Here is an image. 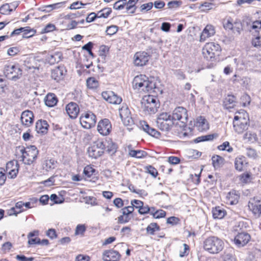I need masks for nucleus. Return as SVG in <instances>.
<instances>
[{"label":"nucleus","mask_w":261,"mask_h":261,"mask_svg":"<svg viewBox=\"0 0 261 261\" xmlns=\"http://www.w3.org/2000/svg\"><path fill=\"white\" fill-rule=\"evenodd\" d=\"M44 101L46 106L48 107H53L57 105L58 100L55 94L48 93L45 96Z\"/></svg>","instance_id":"393cba45"},{"label":"nucleus","mask_w":261,"mask_h":261,"mask_svg":"<svg viewBox=\"0 0 261 261\" xmlns=\"http://www.w3.org/2000/svg\"><path fill=\"white\" fill-rule=\"evenodd\" d=\"M112 12V9L110 8H105L98 11L97 13L98 18H107Z\"/></svg>","instance_id":"f704fd0d"},{"label":"nucleus","mask_w":261,"mask_h":261,"mask_svg":"<svg viewBox=\"0 0 261 261\" xmlns=\"http://www.w3.org/2000/svg\"><path fill=\"white\" fill-rule=\"evenodd\" d=\"M212 164L215 169L220 168L224 164V159L218 155H213L212 158Z\"/></svg>","instance_id":"2f4dec72"},{"label":"nucleus","mask_w":261,"mask_h":261,"mask_svg":"<svg viewBox=\"0 0 261 261\" xmlns=\"http://www.w3.org/2000/svg\"><path fill=\"white\" fill-rule=\"evenodd\" d=\"M95 171V169L90 166H87L84 168L83 173L87 177H90Z\"/></svg>","instance_id":"a18cd8bd"},{"label":"nucleus","mask_w":261,"mask_h":261,"mask_svg":"<svg viewBox=\"0 0 261 261\" xmlns=\"http://www.w3.org/2000/svg\"><path fill=\"white\" fill-rule=\"evenodd\" d=\"M19 168V164L17 161H11L6 164V170H11Z\"/></svg>","instance_id":"37998d69"},{"label":"nucleus","mask_w":261,"mask_h":261,"mask_svg":"<svg viewBox=\"0 0 261 261\" xmlns=\"http://www.w3.org/2000/svg\"><path fill=\"white\" fill-rule=\"evenodd\" d=\"M20 120L22 125L27 127L30 126L33 122V113L29 110L23 111L21 114Z\"/></svg>","instance_id":"6ab92c4d"},{"label":"nucleus","mask_w":261,"mask_h":261,"mask_svg":"<svg viewBox=\"0 0 261 261\" xmlns=\"http://www.w3.org/2000/svg\"><path fill=\"white\" fill-rule=\"evenodd\" d=\"M218 135L217 134H209L204 136H201L197 137L194 140V142L199 143L203 141H212L215 138H217Z\"/></svg>","instance_id":"473e14b6"},{"label":"nucleus","mask_w":261,"mask_h":261,"mask_svg":"<svg viewBox=\"0 0 261 261\" xmlns=\"http://www.w3.org/2000/svg\"><path fill=\"white\" fill-rule=\"evenodd\" d=\"M86 83L89 89H95L98 86V81L93 77H89L86 81Z\"/></svg>","instance_id":"c9c22d12"},{"label":"nucleus","mask_w":261,"mask_h":261,"mask_svg":"<svg viewBox=\"0 0 261 261\" xmlns=\"http://www.w3.org/2000/svg\"><path fill=\"white\" fill-rule=\"evenodd\" d=\"M80 121L83 127L89 129L95 126L96 117L93 113L90 112L83 114L80 117Z\"/></svg>","instance_id":"1a4fd4ad"},{"label":"nucleus","mask_w":261,"mask_h":261,"mask_svg":"<svg viewBox=\"0 0 261 261\" xmlns=\"http://www.w3.org/2000/svg\"><path fill=\"white\" fill-rule=\"evenodd\" d=\"M92 146L96 147L99 151L104 153V150L106 149V145L103 141L100 140L95 141Z\"/></svg>","instance_id":"49530a36"},{"label":"nucleus","mask_w":261,"mask_h":261,"mask_svg":"<svg viewBox=\"0 0 261 261\" xmlns=\"http://www.w3.org/2000/svg\"><path fill=\"white\" fill-rule=\"evenodd\" d=\"M250 236L246 232L239 233L234 238L235 244L238 247H243L246 245L250 240Z\"/></svg>","instance_id":"f3484780"},{"label":"nucleus","mask_w":261,"mask_h":261,"mask_svg":"<svg viewBox=\"0 0 261 261\" xmlns=\"http://www.w3.org/2000/svg\"><path fill=\"white\" fill-rule=\"evenodd\" d=\"M223 27L225 30H236L240 33L241 29V24L240 22H234L232 23V20L231 18H229L226 20L223 21Z\"/></svg>","instance_id":"aec40b11"},{"label":"nucleus","mask_w":261,"mask_h":261,"mask_svg":"<svg viewBox=\"0 0 261 261\" xmlns=\"http://www.w3.org/2000/svg\"><path fill=\"white\" fill-rule=\"evenodd\" d=\"M128 154L130 156L138 159L145 158L148 155V153L145 151L133 149L129 150Z\"/></svg>","instance_id":"c756f323"},{"label":"nucleus","mask_w":261,"mask_h":261,"mask_svg":"<svg viewBox=\"0 0 261 261\" xmlns=\"http://www.w3.org/2000/svg\"><path fill=\"white\" fill-rule=\"evenodd\" d=\"M152 7L153 3L152 2L143 4L140 6V11L142 12L144 10L149 11L152 8Z\"/></svg>","instance_id":"4d7b16f0"},{"label":"nucleus","mask_w":261,"mask_h":261,"mask_svg":"<svg viewBox=\"0 0 261 261\" xmlns=\"http://www.w3.org/2000/svg\"><path fill=\"white\" fill-rule=\"evenodd\" d=\"M5 76L9 80L16 81L22 75V70L18 64H9L6 65L4 69Z\"/></svg>","instance_id":"6e6552de"},{"label":"nucleus","mask_w":261,"mask_h":261,"mask_svg":"<svg viewBox=\"0 0 261 261\" xmlns=\"http://www.w3.org/2000/svg\"><path fill=\"white\" fill-rule=\"evenodd\" d=\"M111 128V123L108 119H103L99 121L97 127V131L102 136L109 135Z\"/></svg>","instance_id":"4468645a"},{"label":"nucleus","mask_w":261,"mask_h":261,"mask_svg":"<svg viewBox=\"0 0 261 261\" xmlns=\"http://www.w3.org/2000/svg\"><path fill=\"white\" fill-rule=\"evenodd\" d=\"M107 151L110 154H114L117 149V145L113 143L112 141H110L108 142V145L107 146Z\"/></svg>","instance_id":"a19ab883"},{"label":"nucleus","mask_w":261,"mask_h":261,"mask_svg":"<svg viewBox=\"0 0 261 261\" xmlns=\"http://www.w3.org/2000/svg\"><path fill=\"white\" fill-rule=\"evenodd\" d=\"M250 210L255 216L259 217L261 216V199L254 197L250 200L248 203Z\"/></svg>","instance_id":"ddd939ff"},{"label":"nucleus","mask_w":261,"mask_h":261,"mask_svg":"<svg viewBox=\"0 0 261 261\" xmlns=\"http://www.w3.org/2000/svg\"><path fill=\"white\" fill-rule=\"evenodd\" d=\"M19 168H16L14 170H8L7 171L8 173V177L10 178H14L16 177L18 172Z\"/></svg>","instance_id":"680f3d73"},{"label":"nucleus","mask_w":261,"mask_h":261,"mask_svg":"<svg viewBox=\"0 0 261 261\" xmlns=\"http://www.w3.org/2000/svg\"><path fill=\"white\" fill-rule=\"evenodd\" d=\"M246 164L245 158L243 156L236 158L235 159V168L239 171H241L243 170V168Z\"/></svg>","instance_id":"7c9ffc66"},{"label":"nucleus","mask_w":261,"mask_h":261,"mask_svg":"<svg viewBox=\"0 0 261 261\" xmlns=\"http://www.w3.org/2000/svg\"><path fill=\"white\" fill-rule=\"evenodd\" d=\"M120 256L119 253L114 250H105L102 254L104 261H118Z\"/></svg>","instance_id":"dca6fc26"},{"label":"nucleus","mask_w":261,"mask_h":261,"mask_svg":"<svg viewBox=\"0 0 261 261\" xmlns=\"http://www.w3.org/2000/svg\"><path fill=\"white\" fill-rule=\"evenodd\" d=\"M4 171L5 170L4 169L0 168V186H2L5 184L7 178Z\"/></svg>","instance_id":"052dcab7"},{"label":"nucleus","mask_w":261,"mask_h":261,"mask_svg":"<svg viewBox=\"0 0 261 261\" xmlns=\"http://www.w3.org/2000/svg\"><path fill=\"white\" fill-rule=\"evenodd\" d=\"M174 124L171 115L167 112H163L158 115L156 120L157 127L163 131L168 132Z\"/></svg>","instance_id":"20e7f679"},{"label":"nucleus","mask_w":261,"mask_h":261,"mask_svg":"<svg viewBox=\"0 0 261 261\" xmlns=\"http://www.w3.org/2000/svg\"><path fill=\"white\" fill-rule=\"evenodd\" d=\"M196 126L200 132L207 130L209 128L208 124L206 120L203 117H199L197 119Z\"/></svg>","instance_id":"a878e982"},{"label":"nucleus","mask_w":261,"mask_h":261,"mask_svg":"<svg viewBox=\"0 0 261 261\" xmlns=\"http://www.w3.org/2000/svg\"><path fill=\"white\" fill-rule=\"evenodd\" d=\"M56 29V27L54 24L51 23H49L47 24L45 28H44L42 31V33H46L53 31Z\"/></svg>","instance_id":"864d4df0"},{"label":"nucleus","mask_w":261,"mask_h":261,"mask_svg":"<svg viewBox=\"0 0 261 261\" xmlns=\"http://www.w3.org/2000/svg\"><path fill=\"white\" fill-rule=\"evenodd\" d=\"M118 30V27L115 25H112L107 27L106 33L108 35L112 36L117 33Z\"/></svg>","instance_id":"de8ad7c7"},{"label":"nucleus","mask_w":261,"mask_h":261,"mask_svg":"<svg viewBox=\"0 0 261 261\" xmlns=\"http://www.w3.org/2000/svg\"><path fill=\"white\" fill-rule=\"evenodd\" d=\"M64 69L63 67L59 66L51 70V77L53 79L58 82L63 77Z\"/></svg>","instance_id":"b1692460"},{"label":"nucleus","mask_w":261,"mask_h":261,"mask_svg":"<svg viewBox=\"0 0 261 261\" xmlns=\"http://www.w3.org/2000/svg\"><path fill=\"white\" fill-rule=\"evenodd\" d=\"M119 111L120 117L125 125H132L134 124L130 112L127 106H122L119 109Z\"/></svg>","instance_id":"f8f14e48"},{"label":"nucleus","mask_w":261,"mask_h":261,"mask_svg":"<svg viewBox=\"0 0 261 261\" xmlns=\"http://www.w3.org/2000/svg\"><path fill=\"white\" fill-rule=\"evenodd\" d=\"M143 110L149 114H155L160 107L158 98L153 95H146L143 98Z\"/></svg>","instance_id":"39448f33"},{"label":"nucleus","mask_w":261,"mask_h":261,"mask_svg":"<svg viewBox=\"0 0 261 261\" xmlns=\"http://www.w3.org/2000/svg\"><path fill=\"white\" fill-rule=\"evenodd\" d=\"M16 258L19 261H33L34 259V257H27L23 255H17Z\"/></svg>","instance_id":"e2e57ef3"},{"label":"nucleus","mask_w":261,"mask_h":261,"mask_svg":"<svg viewBox=\"0 0 261 261\" xmlns=\"http://www.w3.org/2000/svg\"><path fill=\"white\" fill-rule=\"evenodd\" d=\"M251 28L254 30L255 32L258 33L261 29V20H256L251 24Z\"/></svg>","instance_id":"8fccbe9b"},{"label":"nucleus","mask_w":261,"mask_h":261,"mask_svg":"<svg viewBox=\"0 0 261 261\" xmlns=\"http://www.w3.org/2000/svg\"><path fill=\"white\" fill-rule=\"evenodd\" d=\"M160 229V226L156 223H151L146 228L147 233L151 235L154 234L155 231Z\"/></svg>","instance_id":"4c0bfd02"},{"label":"nucleus","mask_w":261,"mask_h":261,"mask_svg":"<svg viewBox=\"0 0 261 261\" xmlns=\"http://www.w3.org/2000/svg\"><path fill=\"white\" fill-rule=\"evenodd\" d=\"M236 98L233 95H228L224 99L223 105L226 109L229 110L236 106Z\"/></svg>","instance_id":"bb28decb"},{"label":"nucleus","mask_w":261,"mask_h":261,"mask_svg":"<svg viewBox=\"0 0 261 261\" xmlns=\"http://www.w3.org/2000/svg\"><path fill=\"white\" fill-rule=\"evenodd\" d=\"M101 96L105 100L110 103L117 105L120 104L122 101V98L111 91L102 92Z\"/></svg>","instance_id":"2eb2a0df"},{"label":"nucleus","mask_w":261,"mask_h":261,"mask_svg":"<svg viewBox=\"0 0 261 261\" xmlns=\"http://www.w3.org/2000/svg\"><path fill=\"white\" fill-rule=\"evenodd\" d=\"M218 149L222 151L226 150L228 152H231L233 151V148L230 146L228 141L224 142L222 144L218 146Z\"/></svg>","instance_id":"79ce46f5"},{"label":"nucleus","mask_w":261,"mask_h":261,"mask_svg":"<svg viewBox=\"0 0 261 261\" xmlns=\"http://www.w3.org/2000/svg\"><path fill=\"white\" fill-rule=\"evenodd\" d=\"M20 152L24 163L30 165L36 160L39 151L36 146L31 145L26 149H21Z\"/></svg>","instance_id":"0eeeda50"},{"label":"nucleus","mask_w":261,"mask_h":261,"mask_svg":"<svg viewBox=\"0 0 261 261\" xmlns=\"http://www.w3.org/2000/svg\"><path fill=\"white\" fill-rule=\"evenodd\" d=\"M224 246L223 241L215 236L207 238L203 242L204 249L211 254L219 253L223 250Z\"/></svg>","instance_id":"7ed1b4c3"},{"label":"nucleus","mask_w":261,"mask_h":261,"mask_svg":"<svg viewBox=\"0 0 261 261\" xmlns=\"http://www.w3.org/2000/svg\"><path fill=\"white\" fill-rule=\"evenodd\" d=\"M252 45L255 47L261 46V36H257L252 41Z\"/></svg>","instance_id":"774afa93"},{"label":"nucleus","mask_w":261,"mask_h":261,"mask_svg":"<svg viewBox=\"0 0 261 261\" xmlns=\"http://www.w3.org/2000/svg\"><path fill=\"white\" fill-rule=\"evenodd\" d=\"M227 198L230 204L233 205L236 204L238 202L240 198V195L237 191L232 190L228 193Z\"/></svg>","instance_id":"cd10ccee"},{"label":"nucleus","mask_w":261,"mask_h":261,"mask_svg":"<svg viewBox=\"0 0 261 261\" xmlns=\"http://www.w3.org/2000/svg\"><path fill=\"white\" fill-rule=\"evenodd\" d=\"M150 52L138 51L134 56V63L136 66H143L147 64L150 57Z\"/></svg>","instance_id":"9d476101"},{"label":"nucleus","mask_w":261,"mask_h":261,"mask_svg":"<svg viewBox=\"0 0 261 261\" xmlns=\"http://www.w3.org/2000/svg\"><path fill=\"white\" fill-rule=\"evenodd\" d=\"M86 231V227L84 225L79 224L76 227V234H83Z\"/></svg>","instance_id":"bf43d9fd"},{"label":"nucleus","mask_w":261,"mask_h":261,"mask_svg":"<svg viewBox=\"0 0 261 261\" xmlns=\"http://www.w3.org/2000/svg\"><path fill=\"white\" fill-rule=\"evenodd\" d=\"M220 51V46L214 42L207 43L202 48L203 56L208 61H213Z\"/></svg>","instance_id":"423d86ee"},{"label":"nucleus","mask_w":261,"mask_h":261,"mask_svg":"<svg viewBox=\"0 0 261 261\" xmlns=\"http://www.w3.org/2000/svg\"><path fill=\"white\" fill-rule=\"evenodd\" d=\"M87 152L89 157L95 159L100 157L103 153L101 151H99L98 149H97L96 147H95L92 145L88 148Z\"/></svg>","instance_id":"c85d7f7f"},{"label":"nucleus","mask_w":261,"mask_h":261,"mask_svg":"<svg viewBox=\"0 0 261 261\" xmlns=\"http://www.w3.org/2000/svg\"><path fill=\"white\" fill-rule=\"evenodd\" d=\"M246 154L248 157L252 159H255L257 156V154L256 150L254 149L251 148H247L246 149Z\"/></svg>","instance_id":"09e8293b"},{"label":"nucleus","mask_w":261,"mask_h":261,"mask_svg":"<svg viewBox=\"0 0 261 261\" xmlns=\"http://www.w3.org/2000/svg\"><path fill=\"white\" fill-rule=\"evenodd\" d=\"M97 18H98L97 13L91 12L86 17V21L87 22H91L94 21Z\"/></svg>","instance_id":"13d9d810"},{"label":"nucleus","mask_w":261,"mask_h":261,"mask_svg":"<svg viewBox=\"0 0 261 261\" xmlns=\"http://www.w3.org/2000/svg\"><path fill=\"white\" fill-rule=\"evenodd\" d=\"M139 0H128L127 3V6L126 9L127 11L130 9H133L132 11H130V14L135 13L137 7L136 4L137 3Z\"/></svg>","instance_id":"e433bc0d"},{"label":"nucleus","mask_w":261,"mask_h":261,"mask_svg":"<svg viewBox=\"0 0 261 261\" xmlns=\"http://www.w3.org/2000/svg\"><path fill=\"white\" fill-rule=\"evenodd\" d=\"M23 28H25L22 32H23L22 37L25 38H28L32 36H33L36 31L31 29L29 27H24Z\"/></svg>","instance_id":"ea45409f"},{"label":"nucleus","mask_w":261,"mask_h":261,"mask_svg":"<svg viewBox=\"0 0 261 261\" xmlns=\"http://www.w3.org/2000/svg\"><path fill=\"white\" fill-rule=\"evenodd\" d=\"M181 4V2L177 1H172L168 3L167 6L169 9H172L179 7Z\"/></svg>","instance_id":"5fc2aeb1"},{"label":"nucleus","mask_w":261,"mask_h":261,"mask_svg":"<svg viewBox=\"0 0 261 261\" xmlns=\"http://www.w3.org/2000/svg\"><path fill=\"white\" fill-rule=\"evenodd\" d=\"M143 130L151 136L158 138L160 135V133L155 129L150 127L145 121H142L140 123Z\"/></svg>","instance_id":"5701e85b"},{"label":"nucleus","mask_w":261,"mask_h":261,"mask_svg":"<svg viewBox=\"0 0 261 261\" xmlns=\"http://www.w3.org/2000/svg\"><path fill=\"white\" fill-rule=\"evenodd\" d=\"M47 60L50 64H54L56 63H58L61 60V55L59 53L49 55Z\"/></svg>","instance_id":"58836bf2"},{"label":"nucleus","mask_w":261,"mask_h":261,"mask_svg":"<svg viewBox=\"0 0 261 261\" xmlns=\"http://www.w3.org/2000/svg\"><path fill=\"white\" fill-rule=\"evenodd\" d=\"M213 216L215 219H222L225 215V211L220 207H216L213 210Z\"/></svg>","instance_id":"72a5a7b5"},{"label":"nucleus","mask_w":261,"mask_h":261,"mask_svg":"<svg viewBox=\"0 0 261 261\" xmlns=\"http://www.w3.org/2000/svg\"><path fill=\"white\" fill-rule=\"evenodd\" d=\"M223 261H236V258L230 253L225 251L222 256Z\"/></svg>","instance_id":"3c124183"},{"label":"nucleus","mask_w":261,"mask_h":261,"mask_svg":"<svg viewBox=\"0 0 261 261\" xmlns=\"http://www.w3.org/2000/svg\"><path fill=\"white\" fill-rule=\"evenodd\" d=\"M12 11H13V9L10 8L8 4H5L0 7V13L2 14H8Z\"/></svg>","instance_id":"c03bdc74"},{"label":"nucleus","mask_w":261,"mask_h":261,"mask_svg":"<svg viewBox=\"0 0 261 261\" xmlns=\"http://www.w3.org/2000/svg\"><path fill=\"white\" fill-rule=\"evenodd\" d=\"M109 50V48L106 45H102L100 47L99 55L102 58L106 56V53Z\"/></svg>","instance_id":"69168bd1"},{"label":"nucleus","mask_w":261,"mask_h":261,"mask_svg":"<svg viewBox=\"0 0 261 261\" xmlns=\"http://www.w3.org/2000/svg\"><path fill=\"white\" fill-rule=\"evenodd\" d=\"M233 126L236 132L242 134L246 130L249 126L248 114L244 110L238 112L235 115Z\"/></svg>","instance_id":"f03ea898"},{"label":"nucleus","mask_w":261,"mask_h":261,"mask_svg":"<svg viewBox=\"0 0 261 261\" xmlns=\"http://www.w3.org/2000/svg\"><path fill=\"white\" fill-rule=\"evenodd\" d=\"M134 89L141 90L144 92L154 93L156 94H162V90L157 84L143 74L136 76L132 82Z\"/></svg>","instance_id":"f257e3e1"},{"label":"nucleus","mask_w":261,"mask_h":261,"mask_svg":"<svg viewBox=\"0 0 261 261\" xmlns=\"http://www.w3.org/2000/svg\"><path fill=\"white\" fill-rule=\"evenodd\" d=\"M150 211V207L148 205L141 206L138 210V213L141 215H145L148 214Z\"/></svg>","instance_id":"603ef678"},{"label":"nucleus","mask_w":261,"mask_h":261,"mask_svg":"<svg viewBox=\"0 0 261 261\" xmlns=\"http://www.w3.org/2000/svg\"><path fill=\"white\" fill-rule=\"evenodd\" d=\"M171 118L173 122L174 120H179L182 123H186L188 120L187 111L183 107H177L173 111Z\"/></svg>","instance_id":"9b49d317"},{"label":"nucleus","mask_w":261,"mask_h":261,"mask_svg":"<svg viewBox=\"0 0 261 261\" xmlns=\"http://www.w3.org/2000/svg\"><path fill=\"white\" fill-rule=\"evenodd\" d=\"M213 5V4L212 3L205 2L201 5L200 8H201L202 11H207L212 8V6Z\"/></svg>","instance_id":"338daca9"},{"label":"nucleus","mask_w":261,"mask_h":261,"mask_svg":"<svg viewBox=\"0 0 261 261\" xmlns=\"http://www.w3.org/2000/svg\"><path fill=\"white\" fill-rule=\"evenodd\" d=\"M215 33L214 28L212 25H207L203 30L200 38V41H204L205 40Z\"/></svg>","instance_id":"4be33fe9"},{"label":"nucleus","mask_w":261,"mask_h":261,"mask_svg":"<svg viewBox=\"0 0 261 261\" xmlns=\"http://www.w3.org/2000/svg\"><path fill=\"white\" fill-rule=\"evenodd\" d=\"M48 126L46 120H39L36 123L35 129L38 134L44 135L47 133Z\"/></svg>","instance_id":"412c9836"},{"label":"nucleus","mask_w":261,"mask_h":261,"mask_svg":"<svg viewBox=\"0 0 261 261\" xmlns=\"http://www.w3.org/2000/svg\"><path fill=\"white\" fill-rule=\"evenodd\" d=\"M114 204L117 208L122 207L123 205V201L120 198H116L113 200Z\"/></svg>","instance_id":"0e129e2a"},{"label":"nucleus","mask_w":261,"mask_h":261,"mask_svg":"<svg viewBox=\"0 0 261 261\" xmlns=\"http://www.w3.org/2000/svg\"><path fill=\"white\" fill-rule=\"evenodd\" d=\"M66 111L70 118L75 119L79 113L80 108L75 102H70L66 105Z\"/></svg>","instance_id":"a211bd4d"},{"label":"nucleus","mask_w":261,"mask_h":261,"mask_svg":"<svg viewBox=\"0 0 261 261\" xmlns=\"http://www.w3.org/2000/svg\"><path fill=\"white\" fill-rule=\"evenodd\" d=\"M118 223L120 224H124L128 222L130 218L129 216H125L123 215H122L118 217Z\"/></svg>","instance_id":"6e6d98bb"}]
</instances>
